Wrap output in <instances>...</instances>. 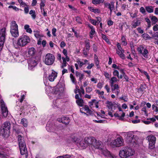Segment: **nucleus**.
<instances>
[{
    "mask_svg": "<svg viewBox=\"0 0 158 158\" xmlns=\"http://www.w3.org/2000/svg\"><path fill=\"white\" fill-rule=\"evenodd\" d=\"M135 151L131 148L125 147L119 151V155L121 158H127L134 155Z\"/></svg>",
    "mask_w": 158,
    "mask_h": 158,
    "instance_id": "nucleus-1",
    "label": "nucleus"
},
{
    "mask_svg": "<svg viewBox=\"0 0 158 158\" xmlns=\"http://www.w3.org/2000/svg\"><path fill=\"white\" fill-rule=\"evenodd\" d=\"M117 81V78L115 77H112L110 81V84L112 85L114 84V83L116 82Z\"/></svg>",
    "mask_w": 158,
    "mask_h": 158,
    "instance_id": "nucleus-40",
    "label": "nucleus"
},
{
    "mask_svg": "<svg viewBox=\"0 0 158 158\" xmlns=\"http://www.w3.org/2000/svg\"><path fill=\"white\" fill-rule=\"evenodd\" d=\"M151 38V39L154 38L155 40H157L158 38V32H154V34H152Z\"/></svg>",
    "mask_w": 158,
    "mask_h": 158,
    "instance_id": "nucleus-44",
    "label": "nucleus"
},
{
    "mask_svg": "<svg viewBox=\"0 0 158 158\" xmlns=\"http://www.w3.org/2000/svg\"><path fill=\"white\" fill-rule=\"evenodd\" d=\"M100 150L101 151V152L105 156L107 157L110 156L113 158V156L110 155V152L107 149H103L102 148V149H100Z\"/></svg>",
    "mask_w": 158,
    "mask_h": 158,
    "instance_id": "nucleus-22",
    "label": "nucleus"
},
{
    "mask_svg": "<svg viewBox=\"0 0 158 158\" xmlns=\"http://www.w3.org/2000/svg\"><path fill=\"white\" fill-rule=\"evenodd\" d=\"M79 93L80 94V96H82V94H84V91L83 88V87L82 86L80 87V89H79Z\"/></svg>",
    "mask_w": 158,
    "mask_h": 158,
    "instance_id": "nucleus-46",
    "label": "nucleus"
},
{
    "mask_svg": "<svg viewBox=\"0 0 158 158\" xmlns=\"http://www.w3.org/2000/svg\"><path fill=\"white\" fill-rule=\"evenodd\" d=\"M140 20L139 19H137L136 21H134L132 24V27L135 28L140 25Z\"/></svg>",
    "mask_w": 158,
    "mask_h": 158,
    "instance_id": "nucleus-28",
    "label": "nucleus"
},
{
    "mask_svg": "<svg viewBox=\"0 0 158 158\" xmlns=\"http://www.w3.org/2000/svg\"><path fill=\"white\" fill-rule=\"evenodd\" d=\"M56 29L55 28H53L52 30V34L54 36H56Z\"/></svg>",
    "mask_w": 158,
    "mask_h": 158,
    "instance_id": "nucleus-55",
    "label": "nucleus"
},
{
    "mask_svg": "<svg viewBox=\"0 0 158 158\" xmlns=\"http://www.w3.org/2000/svg\"><path fill=\"white\" fill-rule=\"evenodd\" d=\"M36 52V50L33 47L30 48L28 50V54L29 56H33Z\"/></svg>",
    "mask_w": 158,
    "mask_h": 158,
    "instance_id": "nucleus-25",
    "label": "nucleus"
},
{
    "mask_svg": "<svg viewBox=\"0 0 158 158\" xmlns=\"http://www.w3.org/2000/svg\"><path fill=\"white\" fill-rule=\"evenodd\" d=\"M57 77V73L54 71H52V73L49 75L48 79L50 81H53Z\"/></svg>",
    "mask_w": 158,
    "mask_h": 158,
    "instance_id": "nucleus-17",
    "label": "nucleus"
},
{
    "mask_svg": "<svg viewBox=\"0 0 158 158\" xmlns=\"http://www.w3.org/2000/svg\"><path fill=\"white\" fill-rule=\"evenodd\" d=\"M96 101L95 100H92V102H90L89 104L90 105H93V103H95V106L96 108H98V106L96 104Z\"/></svg>",
    "mask_w": 158,
    "mask_h": 158,
    "instance_id": "nucleus-52",
    "label": "nucleus"
},
{
    "mask_svg": "<svg viewBox=\"0 0 158 158\" xmlns=\"http://www.w3.org/2000/svg\"><path fill=\"white\" fill-rule=\"evenodd\" d=\"M88 139H89V138L86 137L85 138L84 140H82L80 141L79 145L83 149L85 148L88 146Z\"/></svg>",
    "mask_w": 158,
    "mask_h": 158,
    "instance_id": "nucleus-16",
    "label": "nucleus"
},
{
    "mask_svg": "<svg viewBox=\"0 0 158 158\" xmlns=\"http://www.w3.org/2000/svg\"><path fill=\"white\" fill-rule=\"evenodd\" d=\"M55 127L54 126L51 125V123L49 122L47 124L46 126V129L49 132H54L55 131Z\"/></svg>",
    "mask_w": 158,
    "mask_h": 158,
    "instance_id": "nucleus-18",
    "label": "nucleus"
},
{
    "mask_svg": "<svg viewBox=\"0 0 158 158\" xmlns=\"http://www.w3.org/2000/svg\"><path fill=\"white\" fill-rule=\"evenodd\" d=\"M38 60H35L34 59H29L28 60V68L29 69L32 70L37 64Z\"/></svg>",
    "mask_w": 158,
    "mask_h": 158,
    "instance_id": "nucleus-12",
    "label": "nucleus"
},
{
    "mask_svg": "<svg viewBox=\"0 0 158 158\" xmlns=\"http://www.w3.org/2000/svg\"><path fill=\"white\" fill-rule=\"evenodd\" d=\"M106 104H107V107L109 110H110L111 111H112V112L114 111L116 108L118 106V105L114 102H112L109 101H107L106 102Z\"/></svg>",
    "mask_w": 158,
    "mask_h": 158,
    "instance_id": "nucleus-13",
    "label": "nucleus"
},
{
    "mask_svg": "<svg viewBox=\"0 0 158 158\" xmlns=\"http://www.w3.org/2000/svg\"><path fill=\"white\" fill-rule=\"evenodd\" d=\"M6 35V28H3L0 30V49H2L4 45Z\"/></svg>",
    "mask_w": 158,
    "mask_h": 158,
    "instance_id": "nucleus-4",
    "label": "nucleus"
},
{
    "mask_svg": "<svg viewBox=\"0 0 158 158\" xmlns=\"http://www.w3.org/2000/svg\"><path fill=\"white\" fill-rule=\"evenodd\" d=\"M111 87V89L113 93H114L115 90L119 89V87L117 84H113L112 85H110Z\"/></svg>",
    "mask_w": 158,
    "mask_h": 158,
    "instance_id": "nucleus-29",
    "label": "nucleus"
},
{
    "mask_svg": "<svg viewBox=\"0 0 158 158\" xmlns=\"http://www.w3.org/2000/svg\"><path fill=\"white\" fill-rule=\"evenodd\" d=\"M104 0H92V3L94 4H99L102 3Z\"/></svg>",
    "mask_w": 158,
    "mask_h": 158,
    "instance_id": "nucleus-37",
    "label": "nucleus"
},
{
    "mask_svg": "<svg viewBox=\"0 0 158 158\" xmlns=\"http://www.w3.org/2000/svg\"><path fill=\"white\" fill-rule=\"evenodd\" d=\"M143 74H144L147 77V78L149 80V79H150V77L149 76V75H148V73H147V72L144 71H143Z\"/></svg>",
    "mask_w": 158,
    "mask_h": 158,
    "instance_id": "nucleus-60",
    "label": "nucleus"
},
{
    "mask_svg": "<svg viewBox=\"0 0 158 158\" xmlns=\"http://www.w3.org/2000/svg\"><path fill=\"white\" fill-rule=\"evenodd\" d=\"M89 28L90 29V31L89 32V37L92 39L95 35L96 32L93 26H89Z\"/></svg>",
    "mask_w": 158,
    "mask_h": 158,
    "instance_id": "nucleus-24",
    "label": "nucleus"
},
{
    "mask_svg": "<svg viewBox=\"0 0 158 158\" xmlns=\"http://www.w3.org/2000/svg\"><path fill=\"white\" fill-rule=\"evenodd\" d=\"M10 124L9 122H6L3 124L2 127L9 130L10 128Z\"/></svg>",
    "mask_w": 158,
    "mask_h": 158,
    "instance_id": "nucleus-27",
    "label": "nucleus"
},
{
    "mask_svg": "<svg viewBox=\"0 0 158 158\" xmlns=\"http://www.w3.org/2000/svg\"><path fill=\"white\" fill-rule=\"evenodd\" d=\"M102 39L107 43H108L109 42V39L107 38L106 36L104 34H102Z\"/></svg>",
    "mask_w": 158,
    "mask_h": 158,
    "instance_id": "nucleus-49",
    "label": "nucleus"
},
{
    "mask_svg": "<svg viewBox=\"0 0 158 158\" xmlns=\"http://www.w3.org/2000/svg\"><path fill=\"white\" fill-rule=\"evenodd\" d=\"M144 49V47L143 46H141L139 47L138 49L137 50L139 52L140 54H141L142 53Z\"/></svg>",
    "mask_w": 158,
    "mask_h": 158,
    "instance_id": "nucleus-48",
    "label": "nucleus"
},
{
    "mask_svg": "<svg viewBox=\"0 0 158 158\" xmlns=\"http://www.w3.org/2000/svg\"><path fill=\"white\" fill-rule=\"evenodd\" d=\"M64 88L60 84H58L52 89V92L55 94H58L60 97L63 95Z\"/></svg>",
    "mask_w": 158,
    "mask_h": 158,
    "instance_id": "nucleus-5",
    "label": "nucleus"
},
{
    "mask_svg": "<svg viewBox=\"0 0 158 158\" xmlns=\"http://www.w3.org/2000/svg\"><path fill=\"white\" fill-rule=\"evenodd\" d=\"M18 29V26L16 22L12 21L10 23V30H16Z\"/></svg>",
    "mask_w": 158,
    "mask_h": 158,
    "instance_id": "nucleus-20",
    "label": "nucleus"
},
{
    "mask_svg": "<svg viewBox=\"0 0 158 158\" xmlns=\"http://www.w3.org/2000/svg\"><path fill=\"white\" fill-rule=\"evenodd\" d=\"M9 8H12L16 11H18L19 9L15 6H8Z\"/></svg>",
    "mask_w": 158,
    "mask_h": 158,
    "instance_id": "nucleus-51",
    "label": "nucleus"
},
{
    "mask_svg": "<svg viewBox=\"0 0 158 158\" xmlns=\"http://www.w3.org/2000/svg\"><path fill=\"white\" fill-rule=\"evenodd\" d=\"M76 102L78 105L80 106H82L83 103V100L81 99H78L76 101Z\"/></svg>",
    "mask_w": 158,
    "mask_h": 158,
    "instance_id": "nucleus-43",
    "label": "nucleus"
},
{
    "mask_svg": "<svg viewBox=\"0 0 158 158\" xmlns=\"http://www.w3.org/2000/svg\"><path fill=\"white\" fill-rule=\"evenodd\" d=\"M124 134V135L126 136L127 141L128 143H135V140L134 138V135L131 132H128L127 133L123 132L121 133V134L123 135Z\"/></svg>",
    "mask_w": 158,
    "mask_h": 158,
    "instance_id": "nucleus-9",
    "label": "nucleus"
},
{
    "mask_svg": "<svg viewBox=\"0 0 158 158\" xmlns=\"http://www.w3.org/2000/svg\"><path fill=\"white\" fill-rule=\"evenodd\" d=\"M140 10L142 14H145L146 13L145 10L144 8L142 7L140 8Z\"/></svg>",
    "mask_w": 158,
    "mask_h": 158,
    "instance_id": "nucleus-58",
    "label": "nucleus"
},
{
    "mask_svg": "<svg viewBox=\"0 0 158 158\" xmlns=\"http://www.w3.org/2000/svg\"><path fill=\"white\" fill-rule=\"evenodd\" d=\"M117 49H116V53L123 59H125V56L123 54L124 50L121 47L120 44L118 43L117 44Z\"/></svg>",
    "mask_w": 158,
    "mask_h": 158,
    "instance_id": "nucleus-11",
    "label": "nucleus"
},
{
    "mask_svg": "<svg viewBox=\"0 0 158 158\" xmlns=\"http://www.w3.org/2000/svg\"><path fill=\"white\" fill-rule=\"evenodd\" d=\"M107 24L109 26L112 25L113 24V22L111 20H109L108 21Z\"/></svg>",
    "mask_w": 158,
    "mask_h": 158,
    "instance_id": "nucleus-63",
    "label": "nucleus"
},
{
    "mask_svg": "<svg viewBox=\"0 0 158 158\" xmlns=\"http://www.w3.org/2000/svg\"><path fill=\"white\" fill-rule=\"evenodd\" d=\"M142 37L145 40L151 39V37L148 34L144 33L142 35Z\"/></svg>",
    "mask_w": 158,
    "mask_h": 158,
    "instance_id": "nucleus-39",
    "label": "nucleus"
},
{
    "mask_svg": "<svg viewBox=\"0 0 158 158\" xmlns=\"http://www.w3.org/2000/svg\"><path fill=\"white\" fill-rule=\"evenodd\" d=\"M90 139L91 143H89V145H91L92 148L93 146L94 148L100 150L103 147V144L101 141L97 140L93 137H90Z\"/></svg>",
    "mask_w": 158,
    "mask_h": 158,
    "instance_id": "nucleus-3",
    "label": "nucleus"
},
{
    "mask_svg": "<svg viewBox=\"0 0 158 158\" xmlns=\"http://www.w3.org/2000/svg\"><path fill=\"white\" fill-rule=\"evenodd\" d=\"M0 106L3 116L4 117H6L8 114V111L7 107L2 100L0 101Z\"/></svg>",
    "mask_w": 158,
    "mask_h": 158,
    "instance_id": "nucleus-10",
    "label": "nucleus"
},
{
    "mask_svg": "<svg viewBox=\"0 0 158 158\" xmlns=\"http://www.w3.org/2000/svg\"><path fill=\"white\" fill-rule=\"evenodd\" d=\"M30 41L29 37L27 35H22L18 39L17 44L18 46L22 47L25 46Z\"/></svg>",
    "mask_w": 158,
    "mask_h": 158,
    "instance_id": "nucleus-2",
    "label": "nucleus"
},
{
    "mask_svg": "<svg viewBox=\"0 0 158 158\" xmlns=\"http://www.w3.org/2000/svg\"><path fill=\"white\" fill-rule=\"evenodd\" d=\"M114 8V3L113 2L111 3L108 6V8L110 10V14H111L112 12V10Z\"/></svg>",
    "mask_w": 158,
    "mask_h": 158,
    "instance_id": "nucleus-45",
    "label": "nucleus"
},
{
    "mask_svg": "<svg viewBox=\"0 0 158 158\" xmlns=\"http://www.w3.org/2000/svg\"><path fill=\"white\" fill-rule=\"evenodd\" d=\"M76 21L79 23H81V18L79 17H77L76 18Z\"/></svg>",
    "mask_w": 158,
    "mask_h": 158,
    "instance_id": "nucleus-61",
    "label": "nucleus"
},
{
    "mask_svg": "<svg viewBox=\"0 0 158 158\" xmlns=\"http://www.w3.org/2000/svg\"><path fill=\"white\" fill-rule=\"evenodd\" d=\"M104 75L105 76V77L106 78L109 79H110V75H109V73L106 72H104Z\"/></svg>",
    "mask_w": 158,
    "mask_h": 158,
    "instance_id": "nucleus-56",
    "label": "nucleus"
},
{
    "mask_svg": "<svg viewBox=\"0 0 158 158\" xmlns=\"http://www.w3.org/2000/svg\"><path fill=\"white\" fill-rule=\"evenodd\" d=\"M137 30L138 31V32L141 34H143L144 32L143 30L141 29V28L140 27H138L137 28Z\"/></svg>",
    "mask_w": 158,
    "mask_h": 158,
    "instance_id": "nucleus-62",
    "label": "nucleus"
},
{
    "mask_svg": "<svg viewBox=\"0 0 158 158\" xmlns=\"http://www.w3.org/2000/svg\"><path fill=\"white\" fill-rule=\"evenodd\" d=\"M8 130L3 128L1 127L0 131L1 134L4 136H5L7 134Z\"/></svg>",
    "mask_w": 158,
    "mask_h": 158,
    "instance_id": "nucleus-30",
    "label": "nucleus"
},
{
    "mask_svg": "<svg viewBox=\"0 0 158 158\" xmlns=\"http://www.w3.org/2000/svg\"><path fill=\"white\" fill-rule=\"evenodd\" d=\"M118 109L119 112L117 113H114V115L115 117H118L119 119L123 120V118L125 116V114L122 111V109L121 107H118Z\"/></svg>",
    "mask_w": 158,
    "mask_h": 158,
    "instance_id": "nucleus-14",
    "label": "nucleus"
},
{
    "mask_svg": "<svg viewBox=\"0 0 158 158\" xmlns=\"http://www.w3.org/2000/svg\"><path fill=\"white\" fill-rule=\"evenodd\" d=\"M57 120L59 122H61L66 125L68 124L69 122V119L67 117H63L61 118H58Z\"/></svg>",
    "mask_w": 158,
    "mask_h": 158,
    "instance_id": "nucleus-19",
    "label": "nucleus"
},
{
    "mask_svg": "<svg viewBox=\"0 0 158 158\" xmlns=\"http://www.w3.org/2000/svg\"><path fill=\"white\" fill-rule=\"evenodd\" d=\"M70 77L73 83L74 84H76V79L75 77H74L73 75L71 73L70 74Z\"/></svg>",
    "mask_w": 158,
    "mask_h": 158,
    "instance_id": "nucleus-47",
    "label": "nucleus"
},
{
    "mask_svg": "<svg viewBox=\"0 0 158 158\" xmlns=\"http://www.w3.org/2000/svg\"><path fill=\"white\" fill-rule=\"evenodd\" d=\"M18 139L19 142V146L25 144L23 137L20 135H18Z\"/></svg>",
    "mask_w": 158,
    "mask_h": 158,
    "instance_id": "nucleus-23",
    "label": "nucleus"
},
{
    "mask_svg": "<svg viewBox=\"0 0 158 158\" xmlns=\"http://www.w3.org/2000/svg\"><path fill=\"white\" fill-rule=\"evenodd\" d=\"M89 10L95 13H98L100 12V10L99 9L92 7H89Z\"/></svg>",
    "mask_w": 158,
    "mask_h": 158,
    "instance_id": "nucleus-31",
    "label": "nucleus"
},
{
    "mask_svg": "<svg viewBox=\"0 0 158 158\" xmlns=\"http://www.w3.org/2000/svg\"><path fill=\"white\" fill-rule=\"evenodd\" d=\"M123 143V139L122 137H118L111 142V145L113 148L119 147L122 145Z\"/></svg>",
    "mask_w": 158,
    "mask_h": 158,
    "instance_id": "nucleus-7",
    "label": "nucleus"
},
{
    "mask_svg": "<svg viewBox=\"0 0 158 158\" xmlns=\"http://www.w3.org/2000/svg\"><path fill=\"white\" fill-rule=\"evenodd\" d=\"M24 29L26 30V31L27 32L31 33L32 32L31 29L29 28V26L28 25H25L24 26Z\"/></svg>",
    "mask_w": 158,
    "mask_h": 158,
    "instance_id": "nucleus-41",
    "label": "nucleus"
},
{
    "mask_svg": "<svg viewBox=\"0 0 158 158\" xmlns=\"http://www.w3.org/2000/svg\"><path fill=\"white\" fill-rule=\"evenodd\" d=\"M102 85L103 84L101 82H99L97 85V86L98 88L101 89L102 87Z\"/></svg>",
    "mask_w": 158,
    "mask_h": 158,
    "instance_id": "nucleus-64",
    "label": "nucleus"
},
{
    "mask_svg": "<svg viewBox=\"0 0 158 158\" xmlns=\"http://www.w3.org/2000/svg\"><path fill=\"white\" fill-rule=\"evenodd\" d=\"M19 146L21 154L22 155H25L26 156H27L28 153L26 144Z\"/></svg>",
    "mask_w": 158,
    "mask_h": 158,
    "instance_id": "nucleus-15",
    "label": "nucleus"
},
{
    "mask_svg": "<svg viewBox=\"0 0 158 158\" xmlns=\"http://www.w3.org/2000/svg\"><path fill=\"white\" fill-rule=\"evenodd\" d=\"M145 9L149 13H151L153 11V7L151 6H147L145 7Z\"/></svg>",
    "mask_w": 158,
    "mask_h": 158,
    "instance_id": "nucleus-35",
    "label": "nucleus"
},
{
    "mask_svg": "<svg viewBox=\"0 0 158 158\" xmlns=\"http://www.w3.org/2000/svg\"><path fill=\"white\" fill-rule=\"evenodd\" d=\"M148 51L147 49H144L143 50V52H142V53L141 54L143 56L146 58H148Z\"/></svg>",
    "mask_w": 158,
    "mask_h": 158,
    "instance_id": "nucleus-34",
    "label": "nucleus"
},
{
    "mask_svg": "<svg viewBox=\"0 0 158 158\" xmlns=\"http://www.w3.org/2000/svg\"><path fill=\"white\" fill-rule=\"evenodd\" d=\"M149 142V148L151 150L155 148V144L156 141V137L155 136L150 135L147 137Z\"/></svg>",
    "mask_w": 158,
    "mask_h": 158,
    "instance_id": "nucleus-8",
    "label": "nucleus"
},
{
    "mask_svg": "<svg viewBox=\"0 0 158 158\" xmlns=\"http://www.w3.org/2000/svg\"><path fill=\"white\" fill-rule=\"evenodd\" d=\"M55 60V57L53 54L51 53H48L45 56L44 62L47 65H51L53 63Z\"/></svg>",
    "mask_w": 158,
    "mask_h": 158,
    "instance_id": "nucleus-6",
    "label": "nucleus"
},
{
    "mask_svg": "<svg viewBox=\"0 0 158 158\" xmlns=\"http://www.w3.org/2000/svg\"><path fill=\"white\" fill-rule=\"evenodd\" d=\"M80 111L81 113L88 115V112L89 111V108L87 106H85L84 107L80 109Z\"/></svg>",
    "mask_w": 158,
    "mask_h": 158,
    "instance_id": "nucleus-21",
    "label": "nucleus"
},
{
    "mask_svg": "<svg viewBox=\"0 0 158 158\" xmlns=\"http://www.w3.org/2000/svg\"><path fill=\"white\" fill-rule=\"evenodd\" d=\"M145 20L148 23V28L150 27L151 26V22L150 19L148 18H145Z\"/></svg>",
    "mask_w": 158,
    "mask_h": 158,
    "instance_id": "nucleus-50",
    "label": "nucleus"
},
{
    "mask_svg": "<svg viewBox=\"0 0 158 158\" xmlns=\"http://www.w3.org/2000/svg\"><path fill=\"white\" fill-rule=\"evenodd\" d=\"M66 45V44L63 41L61 42L60 44V47L61 48H63Z\"/></svg>",
    "mask_w": 158,
    "mask_h": 158,
    "instance_id": "nucleus-59",
    "label": "nucleus"
},
{
    "mask_svg": "<svg viewBox=\"0 0 158 158\" xmlns=\"http://www.w3.org/2000/svg\"><path fill=\"white\" fill-rule=\"evenodd\" d=\"M152 21V25L155 24L158 21L157 18L155 16H152L151 19Z\"/></svg>",
    "mask_w": 158,
    "mask_h": 158,
    "instance_id": "nucleus-36",
    "label": "nucleus"
},
{
    "mask_svg": "<svg viewBox=\"0 0 158 158\" xmlns=\"http://www.w3.org/2000/svg\"><path fill=\"white\" fill-rule=\"evenodd\" d=\"M153 30L155 31H158V24H155L153 27Z\"/></svg>",
    "mask_w": 158,
    "mask_h": 158,
    "instance_id": "nucleus-53",
    "label": "nucleus"
},
{
    "mask_svg": "<svg viewBox=\"0 0 158 158\" xmlns=\"http://www.w3.org/2000/svg\"><path fill=\"white\" fill-rule=\"evenodd\" d=\"M29 14L31 15V16L32 19H35L36 18L35 12V10H31L29 12Z\"/></svg>",
    "mask_w": 158,
    "mask_h": 158,
    "instance_id": "nucleus-42",
    "label": "nucleus"
},
{
    "mask_svg": "<svg viewBox=\"0 0 158 158\" xmlns=\"http://www.w3.org/2000/svg\"><path fill=\"white\" fill-rule=\"evenodd\" d=\"M113 75L114 76H118L119 75V72L118 71L114 69L113 72Z\"/></svg>",
    "mask_w": 158,
    "mask_h": 158,
    "instance_id": "nucleus-57",
    "label": "nucleus"
},
{
    "mask_svg": "<svg viewBox=\"0 0 158 158\" xmlns=\"http://www.w3.org/2000/svg\"><path fill=\"white\" fill-rule=\"evenodd\" d=\"M89 44H86V48L85 49L83 50V53L84 55L86 56L87 55L89 51V49H88Z\"/></svg>",
    "mask_w": 158,
    "mask_h": 158,
    "instance_id": "nucleus-38",
    "label": "nucleus"
},
{
    "mask_svg": "<svg viewBox=\"0 0 158 158\" xmlns=\"http://www.w3.org/2000/svg\"><path fill=\"white\" fill-rule=\"evenodd\" d=\"M57 158H75L73 155L66 154L57 157Z\"/></svg>",
    "mask_w": 158,
    "mask_h": 158,
    "instance_id": "nucleus-32",
    "label": "nucleus"
},
{
    "mask_svg": "<svg viewBox=\"0 0 158 158\" xmlns=\"http://www.w3.org/2000/svg\"><path fill=\"white\" fill-rule=\"evenodd\" d=\"M11 35L14 37H17L19 36L18 29L16 30H10Z\"/></svg>",
    "mask_w": 158,
    "mask_h": 158,
    "instance_id": "nucleus-26",
    "label": "nucleus"
},
{
    "mask_svg": "<svg viewBox=\"0 0 158 158\" xmlns=\"http://www.w3.org/2000/svg\"><path fill=\"white\" fill-rule=\"evenodd\" d=\"M90 22L94 25H96L97 24V22L95 20L93 19H90L89 20Z\"/></svg>",
    "mask_w": 158,
    "mask_h": 158,
    "instance_id": "nucleus-54",
    "label": "nucleus"
},
{
    "mask_svg": "<svg viewBox=\"0 0 158 158\" xmlns=\"http://www.w3.org/2000/svg\"><path fill=\"white\" fill-rule=\"evenodd\" d=\"M20 123L25 127H26L27 126V120L25 118H22L21 119Z\"/></svg>",
    "mask_w": 158,
    "mask_h": 158,
    "instance_id": "nucleus-33",
    "label": "nucleus"
}]
</instances>
